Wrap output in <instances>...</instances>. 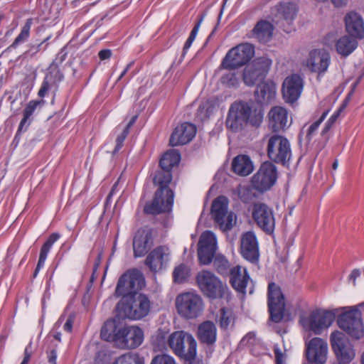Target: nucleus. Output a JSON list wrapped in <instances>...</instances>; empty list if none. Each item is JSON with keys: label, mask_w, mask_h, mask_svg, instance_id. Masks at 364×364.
<instances>
[{"label": "nucleus", "mask_w": 364, "mask_h": 364, "mask_svg": "<svg viewBox=\"0 0 364 364\" xmlns=\"http://www.w3.org/2000/svg\"><path fill=\"white\" fill-rule=\"evenodd\" d=\"M145 286L143 274L137 269H130L119 279L116 289V296H122L117 306V316L131 320H139L146 316L151 309L149 298L143 294L127 296L135 294Z\"/></svg>", "instance_id": "nucleus-1"}, {"label": "nucleus", "mask_w": 364, "mask_h": 364, "mask_svg": "<svg viewBox=\"0 0 364 364\" xmlns=\"http://www.w3.org/2000/svg\"><path fill=\"white\" fill-rule=\"evenodd\" d=\"M101 338L112 342L121 349H134L144 341V332L136 326H127L121 322L120 318L107 320L100 331Z\"/></svg>", "instance_id": "nucleus-2"}, {"label": "nucleus", "mask_w": 364, "mask_h": 364, "mask_svg": "<svg viewBox=\"0 0 364 364\" xmlns=\"http://www.w3.org/2000/svg\"><path fill=\"white\" fill-rule=\"evenodd\" d=\"M172 172L158 168L153 176V183L158 188L152 200L147 202L144 207L146 215H156L170 213L172 210L174 193L169 187L172 181Z\"/></svg>", "instance_id": "nucleus-3"}, {"label": "nucleus", "mask_w": 364, "mask_h": 364, "mask_svg": "<svg viewBox=\"0 0 364 364\" xmlns=\"http://www.w3.org/2000/svg\"><path fill=\"white\" fill-rule=\"evenodd\" d=\"M263 115L260 107L250 105L247 102L235 103L228 111L226 127L234 132L242 130L247 124L257 127L262 122Z\"/></svg>", "instance_id": "nucleus-4"}, {"label": "nucleus", "mask_w": 364, "mask_h": 364, "mask_svg": "<svg viewBox=\"0 0 364 364\" xmlns=\"http://www.w3.org/2000/svg\"><path fill=\"white\" fill-rule=\"evenodd\" d=\"M255 55V46L242 43L230 49L223 58L220 68L235 70L247 65Z\"/></svg>", "instance_id": "nucleus-5"}, {"label": "nucleus", "mask_w": 364, "mask_h": 364, "mask_svg": "<svg viewBox=\"0 0 364 364\" xmlns=\"http://www.w3.org/2000/svg\"><path fill=\"white\" fill-rule=\"evenodd\" d=\"M196 280L201 292L211 299H221L229 292L227 284L210 271L198 272Z\"/></svg>", "instance_id": "nucleus-6"}, {"label": "nucleus", "mask_w": 364, "mask_h": 364, "mask_svg": "<svg viewBox=\"0 0 364 364\" xmlns=\"http://www.w3.org/2000/svg\"><path fill=\"white\" fill-rule=\"evenodd\" d=\"M267 154L270 162L282 164L289 163L291 156L289 141L284 136L277 134L267 135Z\"/></svg>", "instance_id": "nucleus-7"}, {"label": "nucleus", "mask_w": 364, "mask_h": 364, "mask_svg": "<svg viewBox=\"0 0 364 364\" xmlns=\"http://www.w3.org/2000/svg\"><path fill=\"white\" fill-rule=\"evenodd\" d=\"M343 314L338 316V326L352 338L360 339L364 336V326L362 314L358 306L346 307Z\"/></svg>", "instance_id": "nucleus-8"}, {"label": "nucleus", "mask_w": 364, "mask_h": 364, "mask_svg": "<svg viewBox=\"0 0 364 364\" xmlns=\"http://www.w3.org/2000/svg\"><path fill=\"white\" fill-rule=\"evenodd\" d=\"M176 306L178 314L186 318H196L203 311V302L195 292H184L177 296Z\"/></svg>", "instance_id": "nucleus-9"}, {"label": "nucleus", "mask_w": 364, "mask_h": 364, "mask_svg": "<svg viewBox=\"0 0 364 364\" xmlns=\"http://www.w3.org/2000/svg\"><path fill=\"white\" fill-rule=\"evenodd\" d=\"M272 63V60L266 55L255 58L243 70L242 80L244 83L252 87L258 81L264 79L268 73Z\"/></svg>", "instance_id": "nucleus-10"}, {"label": "nucleus", "mask_w": 364, "mask_h": 364, "mask_svg": "<svg viewBox=\"0 0 364 364\" xmlns=\"http://www.w3.org/2000/svg\"><path fill=\"white\" fill-rule=\"evenodd\" d=\"M228 199L224 196H220L213 201L212 216L223 231L232 229L236 220V215L232 212L228 213Z\"/></svg>", "instance_id": "nucleus-11"}, {"label": "nucleus", "mask_w": 364, "mask_h": 364, "mask_svg": "<svg viewBox=\"0 0 364 364\" xmlns=\"http://www.w3.org/2000/svg\"><path fill=\"white\" fill-rule=\"evenodd\" d=\"M277 178V169L270 161L262 164L257 172L252 177V187L259 193H264L275 183Z\"/></svg>", "instance_id": "nucleus-12"}, {"label": "nucleus", "mask_w": 364, "mask_h": 364, "mask_svg": "<svg viewBox=\"0 0 364 364\" xmlns=\"http://www.w3.org/2000/svg\"><path fill=\"white\" fill-rule=\"evenodd\" d=\"M267 304L270 319L275 323L282 321L285 310V299L280 287L274 282L268 285Z\"/></svg>", "instance_id": "nucleus-13"}, {"label": "nucleus", "mask_w": 364, "mask_h": 364, "mask_svg": "<svg viewBox=\"0 0 364 364\" xmlns=\"http://www.w3.org/2000/svg\"><path fill=\"white\" fill-rule=\"evenodd\" d=\"M331 344L339 364H348L355 358V350L348 338L341 331L331 334Z\"/></svg>", "instance_id": "nucleus-14"}, {"label": "nucleus", "mask_w": 364, "mask_h": 364, "mask_svg": "<svg viewBox=\"0 0 364 364\" xmlns=\"http://www.w3.org/2000/svg\"><path fill=\"white\" fill-rule=\"evenodd\" d=\"M168 345L173 352L181 358L190 351V355L194 353L197 343L193 336L183 331H175L171 333L168 339Z\"/></svg>", "instance_id": "nucleus-15"}, {"label": "nucleus", "mask_w": 364, "mask_h": 364, "mask_svg": "<svg viewBox=\"0 0 364 364\" xmlns=\"http://www.w3.org/2000/svg\"><path fill=\"white\" fill-rule=\"evenodd\" d=\"M252 218L265 233L272 234L275 228V218L273 210L263 203H255L252 212Z\"/></svg>", "instance_id": "nucleus-16"}, {"label": "nucleus", "mask_w": 364, "mask_h": 364, "mask_svg": "<svg viewBox=\"0 0 364 364\" xmlns=\"http://www.w3.org/2000/svg\"><path fill=\"white\" fill-rule=\"evenodd\" d=\"M335 319V314L330 311H314L309 317L301 319L302 326L315 334H320L322 329L329 327Z\"/></svg>", "instance_id": "nucleus-17"}, {"label": "nucleus", "mask_w": 364, "mask_h": 364, "mask_svg": "<svg viewBox=\"0 0 364 364\" xmlns=\"http://www.w3.org/2000/svg\"><path fill=\"white\" fill-rule=\"evenodd\" d=\"M304 87V80L298 74L287 76L282 87V97L285 102L293 104L298 100Z\"/></svg>", "instance_id": "nucleus-18"}, {"label": "nucleus", "mask_w": 364, "mask_h": 364, "mask_svg": "<svg viewBox=\"0 0 364 364\" xmlns=\"http://www.w3.org/2000/svg\"><path fill=\"white\" fill-rule=\"evenodd\" d=\"M327 353V343L321 338H314L306 345V357L311 363L325 364Z\"/></svg>", "instance_id": "nucleus-19"}, {"label": "nucleus", "mask_w": 364, "mask_h": 364, "mask_svg": "<svg viewBox=\"0 0 364 364\" xmlns=\"http://www.w3.org/2000/svg\"><path fill=\"white\" fill-rule=\"evenodd\" d=\"M330 55L324 50L315 49L310 52L306 61L307 68L321 75L326 73L330 65Z\"/></svg>", "instance_id": "nucleus-20"}, {"label": "nucleus", "mask_w": 364, "mask_h": 364, "mask_svg": "<svg viewBox=\"0 0 364 364\" xmlns=\"http://www.w3.org/2000/svg\"><path fill=\"white\" fill-rule=\"evenodd\" d=\"M196 133V127L189 122H184L177 126L171 134L169 144L171 146H177L190 142Z\"/></svg>", "instance_id": "nucleus-21"}, {"label": "nucleus", "mask_w": 364, "mask_h": 364, "mask_svg": "<svg viewBox=\"0 0 364 364\" xmlns=\"http://www.w3.org/2000/svg\"><path fill=\"white\" fill-rule=\"evenodd\" d=\"M346 30L348 35L355 39L364 38V21L356 12H350L345 16Z\"/></svg>", "instance_id": "nucleus-22"}, {"label": "nucleus", "mask_w": 364, "mask_h": 364, "mask_svg": "<svg viewBox=\"0 0 364 364\" xmlns=\"http://www.w3.org/2000/svg\"><path fill=\"white\" fill-rule=\"evenodd\" d=\"M269 126L274 132L288 127V111L280 106L273 107L269 112Z\"/></svg>", "instance_id": "nucleus-23"}, {"label": "nucleus", "mask_w": 364, "mask_h": 364, "mask_svg": "<svg viewBox=\"0 0 364 364\" xmlns=\"http://www.w3.org/2000/svg\"><path fill=\"white\" fill-rule=\"evenodd\" d=\"M155 231L152 228L139 229L133 238L134 250H151L154 247Z\"/></svg>", "instance_id": "nucleus-24"}, {"label": "nucleus", "mask_w": 364, "mask_h": 364, "mask_svg": "<svg viewBox=\"0 0 364 364\" xmlns=\"http://www.w3.org/2000/svg\"><path fill=\"white\" fill-rule=\"evenodd\" d=\"M228 273L232 288L238 292L245 293L247 284L250 279L247 269L237 265L230 269Z\"/></svg>", "instance_id": "nucleus-25"}, {"label": "nucleus", "mask_w": 364, "mask_h": 364, "mask_svg": "<svg viewBox=\"0 0 364 364\" xmlns=\"http://www.w3.org/2000/svg\"><path fill=\"white\" fill-rule=\"evenodd\" d=\"M46 103V101L41 100H31L26 106L23 111V118L21 120L16 135H18L21 132H26L33 121L32 115L38 107L41 108Z\"/></svg>", "instance_id": "nucleus-26"}, {"label": "nucleus", "mask_w": 364, "mask_h": 364, "mask_svg": "<svg viewBox=\"0 0 364 364\" xmlns=\"http://www.w3.org/2000/svg\"><path fill=\"white\" fill-rule=\"evenodd\" d=\"M198 338L201 343L213 346L217 340V328L213 321H206L198 326Z\"/></svg>", "instance_id": "nucleus-27"}, {"label": "nucleus", "mask_w": 364, "mask_h": 364, "mask_svg": "<svg viewBox=\"0 0 364 364\" xmlns=\"http://www.w3.org/2000/svg\"><path fill=\"white\" fill-rule=\"evenodd\" d=\"M63 80V75L60 70H49L41 83L38 92V97L43 98L51 88L58 89V83Z\"/></svg>", "instance_id": "nucleus-28"}, {"label": "nucleus", "mask_w": 364, "mask_h": 364, "mask_svg": "<svg viewBox=\"0 0 364 364\" xmlns=\"http://www.w3.org/2000/svg\"><path fill=\"white\" fill-rule=\"evenodd\" d=\"M256 100L259 103H267L275 97L276 85L272 80L262 82L255 92Z\"/></svg>", "instance_id": "nucleus-29"}, {"label": "nucleus", "mask_w": 364, "mask_h": 364, "mask_svg": "<svg viewBox=\"0 0 364 364\" xmlns=\"http://www.w3.org/2000/svg\"><path fill=\"white\" fill-rule=\"evenodd\" d=\"M253 170V164L247 155H238L232 161V171L239 176H248Z\"/></svg>", "instance_id": "nucleus-30"}, {"label": "nucleus", "mask_w": 364, "mask_h": 364, "mask_svg": "<svg viewBox=\"0 0 364 364\" xmlns=\"http://www.w3.org/2000/svg\"><path fill=\"white\" fill-rule=\"evenodd\" d=\"M167 255L164 252H149L145 259V264L152 272L161 271L167 262Z\"/></svg>", "instance_id": "nucleus-31"}, {"label": "nucleus", "mask_w": 364, "mask_h": 364, "mask_svg": "<svg viewBox=\"0 0 364 364\" xmlns=\"http://www.w3.org/2000/svg\"><path fill=\"white\" fill-rule=\"evenodd\" d=\"M357 39L350 36H343L336 43V49L338 54L347 57L351 54L358 47Z\"/></svg>", "instance_id": "nucleus-32"}, {"label": "nucleus", "mask_w": 364, "mask_h": 364, "mask_svg": "<svg viewBox=\"0 0 364 364\" xmlns=\"http://www.w3.org/2000/svg\"><path fill=\"white\" fill-rule=\"evenodd\" d=\"M276 16L289 25L292 23L296 14V6L291 2H281L277 6Z\"/></svg>", "instance_id": "nucleus-33"}, {"label": "nucleus", "mask_w": 364, "mask_h": 364, "mask_svg": "<svg viewBox=\"0 0 364 364\" xmlns=\"http://www.w3.org/2000/svg\"><path fill=\"white\" fill-rule=\"evenodd\" d=\"M236 317L232 309L223 307L218 311L216 321L220 329L227 331L235 326Z\"/></svg>", "instance_id": "nucleus-34"}, {"label": "nucleus", "mask_w": 364, "mask_h": 364, "mask_svg": "<svg viewBox=\"0 0 364 364\" xmlns=\"http://www.w3.org/2000/svg\"><path fill=\"white\" fill-rule=\"evenodd\" d=\"M181 161V155L176 150H170L165 152L159 164V168L169 170L171 172L174 166H177Z\"/></svg>", "instance_id": "nucleus-35"}, {"label": "nucleus", "mask_w": 364, "mask_h": 364, "mask_svg": "<svg viewBox=\"0 0 364 364\" xmlns=\"http://www.w3.org/2000/svg\"><path fill=\"white\" fill-rule=\"evenodd\" d=\"M272 25L267 21L261 20L253 28V34L259 41H268L272 35Z\"/></svg>", "instance_id": "nucleus-36"}, {"label": "nucleus", "mask_w": 364, "mask_h": 364, "mask_svg": "<svg viewBox=\"0 0 364 364\" xmlns=\"http://www.w3.org/2000/svg\"><path fill=\"white\" fill-rule=\"evenodd\" d=\"M198 250H216L217 239L215 234L209 230L203 232L198 241Z\"/></svg>", "instance_id": "nucleus-37"}, {"label": "nucleus", "mask_w": 364, "mask_h": 364, "mask_svg": "<svg viewBox=\"0 0 364 364\" xmlns=\"http://www.w3.org/2000/svg\"><path fill=\"white\" fill-rule=\"evenodd\" d=\"M169 331L166 329L159 328L151 337V343L159 350L167 348Z\"/></svg>", "instance_id": "nucleus-38"}, {"label": "nucleus", "mask_w": 364, "mask_h": 364, "mask_svg": "<svg viewBox=\"0 0 364 364\" xmlns=\"http://www.w3.org/2000/svg\"><path fill=\"white\" fill-rule=\"evenodd\" d=\"M212 263L217 272L221 275H226L230 272V262L224 255L215 252Z\"/></svg>", "instance_id": "nucleus-39"}, {"label": "nucleus", "mask_w": 364, "mask_h": 364, "mask_svg": "<svg viewBox=\"0 0 364 364\" xmlns=\"http://www.w3.org/2000/svg\"><path fill=\"white\" fill-rule=\"evenodd\" d=\"M114 364H144V358L137 353L129 352L118 357Z\"/></svg>", "instance_id": "nucleus-40"}, {"label": "nucleus", "mask_w": 364, "mask_h": 364, "mask_svg": "<svg viewBox=\"0 0 364 364\" xmlns=\"http://www.w3.org/2000/svg\"><path fill=\"white\" fill-rule=\"evenodd\" d=\"M190 275V268L186 265L181 264L175 267L173 272V279L176 284H183L188 280Z\"/></svg>", "instance_id": "nucleus-41"}, {"label": "nucleus", "mask_w": 364, "mask_h": 364, "mask_svg": "<svg viewBox=\"0 0 364 364\" xmlns=\"http://www.w3.org/2000/svg\"><path fill=\"white\" fill-rule=\"evenodd\" d=\"M241 250H258V242L254 232H247L241 238Z\"/></svg>", "instance_id": "nucleus-42"}, {"label": "nucleus", "mask_w": 364, "mask_h": 364, "mask_svg": "<svg viewBox=\"0 0 364 364\" xmlns=\"http://www.w3.org/2000/svg\"><path fill=\"white\" fill-rule=\"evenodd\" d=\"M33 23L32 18H28L21 28L20 33L15 38L13 43L11 45V48H16L19 44L23 43L27 41L30 35V30Z\"/></svg>", "instance_id": "nucleus-43"}, {"label": "nucleus", "mask_w": 364, "mask_h": 364, "mask_svg": "<svg viewBox=\"0 0 364 364\" xmlns=\"http://www.w3.org/2000/svg\"><path fill=\"white\" fill-rule=\"evenodd\" d=\"M328 113V110L323 112L321 116L319 117V119L314 122L313 124H311L308 128L306 137L309 142L312 139L313 136L316 133L318 127L326 117Z\"/></svg>", "instance_id": "nucleus-44"}, {"label": "nucleus", "mask_w": 364, "mask_h": 364, "mask_svg": "<svg viewBox=\"0 0 364 364\" xmlns=\"http://www.w3.org/2000/svg\"><path fill=\"white\" fill-rule=\"evenodd\" d=\"M203 18H204V14H203L200 16L198 22L195 24L193 28L192 29V31L189 35V37L188 38V39L186 40V41L184 44V46L183 48V53H186L191 46L193 41L195 40V38L196 37V35L198 33L200 26L203 20Z\"/></svg>", "instance_id": "nucleus-45"}, {"label": "nucleus", "mask_w": 364, "mask_h": 364, "mask_svg": "<svg viewBox=\"0 0 364 364\" xmlns=\"http://www.w3.org/2000/svg\"><path fill=\"white\" fill-rule=\"evenodd\" d=\"M221 83L228 87H235L239 85V78L235 73H228L220 78Z\"/></svg>", "instance_id": "nucleus-46"}, {"label": "nucleus", "mask_w": 364, "mask_h": 364, "mask_svg": "<svg viewBox=\"0 0 364 364\" xmlns=\"http://www.w3.org/2000/svg\"><path fill=\"white\" fill-rule=\"evenodd\" d=\"M68 53L66 52L65 47H63L60 51L57 54L56 58L53 61V63L50 64L48 70H60L58 66L60 64H61L67 58Z\"/></svg>", "instance_id": "nucleus-47"}, {"label": "nucleus", "mask_w": 364, "mask_h": 364, "mask_svg": "<svg viewBox=\"0 0 364 364\" xmlns=\"http://www.w3.org/2000/svg\"><path fill=\"white\" fill-rule=\"evenodd\" d=\"M252 189L254 188L251 186L250 187H244L239 191V198L243 203H249L255 196L252 193Z\"/></svg>", "instance_id": "nucleus-48"}, {"label": "nucleus", "mask_w": 364, "mask_h": 364, "mask_svg": "<svg viewBox=\"0 0 364 364\" xmlns=\"http://www.w3.org/2000/svg\"><path fill=\"white\" fill-rule=\"evenodd\" d=\"M215 252H198V258L201 265L212 263Z\"/></svg>", "instance_id": "nucleus-49"}, {"label": "nucleus", "mask_w": 364, "mask_h": 364, "mask_svg": "<svg viewBox=\"0 0 364 364\" xmlns=\"http://www.w3.org/2000/svg\"><path fill=\"white\" fill-rule=\"evenodd\" d=\"M151 364H176L174 358L167 354H161L155 356Z\"/></svg>", "instance_id": "nucleus-50"}, {"label": "nucleus", "mask_w": 364, "mask_h": 364, "mask_svg": "<svg viewBox=\"0 0 364 364\" xmlns=\"http://www.w3.org/2000/svg\"><path fill=\"white\" fill-rule=\"evenodd\" d=\"M60 237V235L58 232L52 233L46 241L44 242L43 246L41 247V250H50L52 248L53 245L58 240Z\"/></svg>", "instance_id": "nucleus-51"}, {"label": "nucleus", "mask_w": 364, "mask_h": 364, "mask_svg": "<svg viewBox=\"0 0 364 364\" xmlns=\"http://www.w3.org/2000/svg\"><path fill=\"white\" fill-rule=\"evenodd\" d=\"M242 257L253 264H257L259 259V252H240Z\"/></svg>", "instance_id": "nucleus-52"}, {"label": "nucleus", "mask_w": 364, "mask_h": 364, "mask_svg": "<svg viewBox=\"0 0 364 364\" xmlns=\"http://www.w3.org/2000/svg\"><path fill=\"white\" fill-rule=\"evenodd\" d=\"M338 117H339V112H336L331 116V117L326 122L324 127L323 128V129L321 131L322 136H325L329 132V130L331 129L333 125L336 122Z\"/></svg>", "instance_id": "nucleus-53"}, {"label": "nucleus", "mask_w": 364, "mask_h": 364, "mask_svg": "<svg viewBox=\"0 0 364 364\" xmlns=\"http://www.w3.org/2000/svg\"><path fill=\"white\" fill-rule=\"evenodd\" d=\"M129 132L127 131V129H124L122 133L117 136L116 139V146L114 149L113 150V154L117 153L119 149L123 146L124 141L127 136H128Z\"/></svg>", "instance_id": "nucleus-54"}, {"label": "nucleus", "mask_w": 364, "mask_h": 364, "mask_svg": "<svg viewBox=\"0 0 364 364\" xmlns=\"http://www.w3.org/2000/svg\"><path fill=\"white\" fill-rule=\"evenodd\" d=\"M197 347L195 348L194 353L190 355V351L182 358L185 360L187 364H203V360L196 357Z\"/></svg>", "instance_id": "nucleus-55"}, {"label": "nucleus", "mask_w": 364, "mask_h": 364, "mask_svg": "<svg viewBox=\"0 0 364 364\" xmlns=\"http://www.w3.org/2000/svg\"><path fill=\"white\" fill-rule=\"evenodd\" d=\"M49 39V37L46 38L41 43L37 44V45H31L29 47V49L28 50L27 53H29L31 55H33L36 54L38 51L41 50H46L47 48V45L43 47V45L45 42H46Z\"/></svg>", "instance_id": "nucleus-56"}, {"label": "nucleus", "mask_w": 364, "mask_h": 364, "mask_svg": "<svg viewBox=\"0 0 364 364\" xmlns=\"http://www.w3.org/2000/svg\"><path fill=\"white\" fill-rule=\"evenodd\" d=\"M274 353L275 355L276 364H284L285 355L282 352L281 349L278 346H274Z\"/></svg>", "instance_id": "nucleus-57"}, {"label": "nucleus", "mask_w": 364, "mask_h": 364, "mask_svg": "<svg viewBox=\"0 0 364 364\" xmlns=\"http://www.w3.org/2000/svg\"><path fill=\"white\" fill-rule=\"evenodd\" d=\"M208 107L209 106L208 102L200 104L197 110V116L201 119L206 118L208 117Z\"/></svg>", "instance_id": "nucleus-58"}, {"label": "nucleus", "mask_w": 364, "mask_h": 364, "mask_svg": "<svg viewBox=\"0 0 364 364\" xmlns=\"http://www.w3.org/2000/svg\"><path fill=\"white\" fill-rule=\"evenodd\" d=\"M102 259V252H100L97 255V256L96 257L95 260L92 274L91 279H90L91 282H93L94 279H95V274L97 273V269H98L99 267L100 266Z\"/></svg>", "instance_id": "nucleus-59"}, {"label": "nucleus", "mask_w": 364, "mask_h": 364, "mask_svg": "<svg viewBox=\"0 0 364 364\" xmlns=\"http://www.w3.org/2000/svg\"><path fill=\"white\" fill-rule=\"evenodd\" d=\"M73 322H74V316H70L68 319L66 320L64 326H63V329L64 331L68 332V333H70L72 332V330H73Z\"/></svg>", "instance_id": "nucleus-60"}, {"label": "nucleus", "mask_w": 364, "mask_h": 364, "mask_svg": "<svg viewBox=\"0 0 364 364\" xmlns=\"http://www.w3.org/2000/svg\"><path fill=\"white\" fill-rule=\"evenodd\" d=\"M48 257V252H41L38 262L37 264L38 269H42L44 267L45 262Z\"/></svg>", "instance_id": "nucleus-61"}, {"label": "nucleus", "mask_w": 364, "mask_h": 364, "mask_svg": "<svg viewBox=\"0 0 364 364\" xmlns=\"http://www.w3.org/2000/svg\"><path fill=\"white\" fill-rule=\"evenodd\" d=\"M48 362L49 364H56L57 351L55 349H52L48 353Z\"/></svg>", "instance_id": "nucleus-62"}, {"label": "nucleus", "mask_w": 364, "mask_h": 364, "mask_svg": "<svg viewBox=\"0 0 364 364\" xmlns=\"http://www.w3.org/2000/svg\"><path fill=\"white\" fill-rule=\"evenodd\" d=\"M112 55V52L109 49H104L99 52L98 56L100 60H104L109 59Z\"/></svg>", "instance_id": "nucleus-63"}, {"label": "nucleus", "mask_w": 364, "mask_h": 364, "mask_svg": "<svg viewBox=\"0 0 364 364\" xmlns=\"http://www.w3.org/2000/svg\"><path fill=\"white\" fill-rule=\"evenodd\" d=\"M360 275V272L358 269H353L349 275V280L352 281L353 285H355V280Z\"/></svg>", "instance_id": "nucleus-64"}]
</instances>
